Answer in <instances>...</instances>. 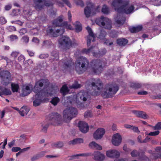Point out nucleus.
Listing matches in <instances>:
<instances>
[{
    "label": "nucleus",
    "mask_w": 161,
    "mask_h": 161,
    "mask_svg": "<svg viewBox=\"0 0 161 161\" xmlns=\"http://www.w3.org/2000/svg\"><path fill=\"white\" fill-rule=\"evenodd\" d=\"M64 145V144L63 142L59 141L52 143L51 145V147L52 148H60L63 147Z\"/></svg>",
    "instance_id": "nucleus-29"
},
{
    "label": "nucleus",
    "mask_w": 161,
    "mask_h": 161,
    "mask_svg": "<svg viewBox=\"0 0 161 161\" xmlns=\"http://www.w3.org/2000/svg\"><path fill=\"white\" fill-rule=\"evenodd\" d=\"M96 21V23L99 25L106 29H110L112 26L111 21L108 18L101 16L99 21Z\"/></svg>",
    "instance_id": "nucleus-10"
},
{
    "label": "nucleus",
    "mask_w": 161,
    "mask_h": 161,
    "mask_svg": "<svg viewBox=\"0 0 161 161\" xmlns=\"http://www.w3.org/2000/svg\"><path fill=\"white\" fill-rule=\"evenodd\" d=\"M15 140H13L11 142L8 143V145L9 147H11L14 144Z\"/></svg>",
    "instance_id": "nucleus-64"
},
{
    "label": "nucleus",
    "mask_w": 161,
    "mask_h": 161,
    "mask_svg": "<svg viewBox=\"0 0 161 161\" xmlns=\"http://www.w3.org/2000/svg\"><path fill=\"white\" fill-rule=\"evenodd\" d=\"M79 43L78 42L75 40L72 41L71 40V47H75L78 45Z\"/></svg>",
    "instance_id": "nucleus-50"
},
{
    "label": "nucleus",
    "mask_w": 161,
    "mask_h": 161,
    "mask_svg": "<svg viewBox=\"0 0 161 161\" xmlns=\"http://www.w3.org/2000/svg\"><path fill=\"white\" fill-rule=\"evenodd\" d=\"M93 159L96 161H102L104 158V155L100 152L97 151H95L93 154Z\"/></svg>",
    "instance_id": "nucleus-21"
},
{
    "label": "nucleus",
    "mask_w": 161,
    "mask_h": 161,
    "mask_svg": "<svg viewBox=\"0 0 161 161\" xmlns=\"http://www.w3.org/2000/svg\"><path fill=\"white\" fill-rule=\"evenodd\" d=\"M19 54V53L16 51L13 52L11 54V56L14 58H16Z\"/></svg>",
    "instance_id": "nucleus-57"
},
{
    "label": "nucleus",
    "mask_w": 161,
    "mask_h": 161,
    "mask_svg": "<svg viewBox=\"0 0 161 161\" xmlns=\"http://www.w3.org/2000/svg\"><path fill=\"white\" fill-rule=\"evenodd\" d=\"M81 86L80 84H79L77 81H75L72 84V85L69 86V87L70 89H78L80 88Z\"/></svg>",
    "instance_id": "nucleus-39"
},
{
    "label": "nucleus",
    "mask_w": 161,
    "mask_h": 161,
    "mask_svg": "<svg viewBox=\"0 0 161 161\" xmlns=\"http://www.w3.org/2000/svg\"><path fill=\"white\" fill-rule=\"evenodd\" d=\"M121 141L122 137L119 134H115L113 135L112 139V142L114 145L118 146L121 143Z\"/></svg>",
    "instance_id": "nucleus-18"
},
{
    "label": "nucleus",
    "mask_w": 161,
    "mask_h": 161,
    "mask_svg": "<svg viewBox=\"0 0 161 161\" xmlns=\"http://www.w3.org/2000/svg\"><path fill=\"white\" fill-rule=\"evenodd\" d=\"M32 89L31 85L23 86L22 90V94L23 96H25L30 94L32 91Z\"/></svg>",
    "instance_id": "nucleus-22"
},
{
    "label": "nucleus",
    "mask_w": 161,
    "mask_h": 161,
    "mask_svg": "<svg viewBox=\"0 0 161 161\" xmlns=\"http://www.w3.org/2000/svg\"><path fill=\"white\" fill-rule=\"evenodd\" d=\"M83 140L82 138H78L74 139L73 140L70 141L69 142V144L70 145H75L77 144H80L83 143Z\"/></svg>",
    "instance_id": "nucleus-31"
},
{
    "label": "nucleus",
    "mask_w": 161,
    "mask_h": 161,
    "mask_svg": "<svg viewBox=\"0 0 161 161\" xmlns=\"http://www.w3.org/2000/svg\"><path fill=\"white\" fill-rule=\"evenodd\" d=\"M105 132V130L102 128L98 129L94 133L93 137L96 139L102 138Z\"/></svg>",
    "instance_id": "nucleus-17"
},
{
    "label": "nucleus",
    "mask_w": 161,
    "mask_h": 161,
    "mask_svg": "<svg viewBox=\"0 0 161 161\" xmlns=\"http://www.w3.org/2000/svg\"><path fill=\"white\" fill-rule=\"evenodd\" d=\"M147 94V91H142L139 92L137 93L138 95H146Z\"/></svg>",
    "instance_id": "nucleus-62"
},
{
    "label": "nucleus",
    "mask_w": 161,
    "mask_h": 161,
    "mask_svg": "<svg viewBox=\"0 0 161 161\" xmlns=\"http://www.w3.org/2000/svg\"><path fill=\"white\" fill-rule=\"evenodd\" d=\"M103 62L99 59L92 60L91 64V68L92 71L96 74L101 72L103 69Z\"/></svg>",
    "instance_id": "nucleus-11"
},
{
    "label": "nucleus",
    "mask_w": 161,
    "mask_h": 161,
    "mask_svg": "<svg viewBox=\"0 0 161 161\" xmlns=\"http://www.w3.org/2000/svg\"><path fill=\"white\" fill-rule=\"evenodd\" d=\"M117 42V44L119 45L124 46L127 43V40L125 38L118 39Z\"/></svg>",
    "instance_id": "nucleus-36"
},
{
    "label": "nucleus",
    "mask_w": 161,
    "mask_h": 161,
    "mask_svg": "<svg viewBox=\"0 0 161 161\" xmlns=\"http://www.w3.org/2000/svg\"><path fill=\"white\" fill-rule=\"evenodd\" d=\"M47 32L49 35L53 37H56L62 35L64 32V29L63 27L58 29L53 26L49 28Z\"/></svg>",
    "instance_id": "nucleus-13"
},
{
    "label": "nucleus",
    "mask_w": 161,
    "mask_h": 161,
    "mask_svg": "<svg viewBox=\"0 0 161 161\" xmlns=\"http://www.w3.org/2000/svg\"><path fill=\"white\" fill-rule=\"evenodd\" d=\"M118 32L115 30L111 31L109 33L110 36L113 38L116 37L118 36Z\"/></svg>",
    "instance_id": "nucleus-43"
},
{
    "label": "nucleus",
    "mask_w": 161,
    "mask_h": 161,
    "mask_svg": "<svg viewBox=\"0 0 161 161\" xmlns=\"http://www.w3.org/2000/svg\"><path fill=\"white\" fill-rule=\"evenodd\" d=\"M60 65H63L65 69H67L68 68H70V66L72 64V63L71 60L69 59L68 60L67 58L62 59L59 62Z\"/></svg>",
    "instance_id": "nucleus-23"
},
{
    "label": "nucleus",
    "mask_w": 161,
    "mask_h": 161,
    "mask_svg": "<svg viewBox=\"0 0 161 161\" xmlns=\"http://www.w3.org/2000/svg\"><path fill=\"white\" fill-rule=\"evenodd\" d=\"M106 52V50L105 49H103L101 51H99L98 49L97 51L93 52L92 54L93 56L96 57H100L104 55Z\"/></svg>",
    "instance_id": "nucleus-27"
},
{
    "label": "nucleus",
    "mask_w": 161,
    "mask_h": 161,
    "mask_svg": "<svg viewBox=\"0 0 161 161\" xmlns=\"http://www.w3.org/2000/svg\"><path fill=\"white\" fill-rule=\"evenodd\" d=\"M87 97V92L81 91L79 92L76 96L73 97H64L62 99V102L65 106L68 107L71 105H76L80 103V100L86 101Z\"/></svg>",
    "instance_id": "nucleus-3"
},
{
    "label": "nucleus",
    "mask_w": 161,
    "mask_h": 161,
    "mask_svg": "<svg viewBox=\"0 0 161 161\" xmlns=\"http://www.w3.org/2000/svg\"><path fill=\"white\" fill-rule=\"evenodd\" d=\"M119 89L118 86L115 84H107L103 88L102 95L105 98L112 97L116 93Z\"/></svg>",
    "instance_id": "nucleus-5"
},
{
    "label": "nucleus",
    "mask_w": 161,
    "mask_h": 161,
    "mask_svg": "<svg viewBox=\"0 0 161 161\" xmlns=\"http://www.w3.org/2000/svg\"><path fill=\"white\" fill-rule=\"evenodd\" d=\"M89 65V60L85 57L80 56L77 59L76 62V71L79 74L82 73L87 69Z\"/></svg>",
    "instance_id": "nucleus-6"
},
{
    "label": "nucleus",
    "mask_w": 161,
    "mask_h": 161,
    "mask_svg": "<svg viewBox=\"0 0 161 161\" xmlns=\"http://www.w3.org/2000/svg\"><path fill=\"white\" fill-rule=\"evenodd\" d=\"M106 34V32L103 30H102L100 31V33L98 36V38L101 40H103L105 38Z\"/></svg>",
    "instance_id": "nucleus-41"
},
{
    "label": "nucleus",
    "mask_w": 161,
    "mask_h": 161,
    "mask_svg": "<svg viewBox=\"0 0 161 161\" xmlns=\"http://www.w3.org/2000/svg\"><path fill=\"white\" fill-rule=\"evenodd\" d=\"M89 147L93 149L101 150L102 147L99 145L97 144L94 142H91L89 145Z\"/></svg>",
    "instance_id": "nucleus-30"
},
{
    "label": "nucleus",
    "mask_w": 161,
    "mask_h": 161,
    "mask_svg": "<svg viewBox=\"0 0 161 161\" xmlns=\"http://www.w3.org/2000/svg\"><path fill=\"white\" fill-rule=\"evenodd\" d=\"M62 1L66 4L68 7H70L71 5L68 0H62Z\"/></svg>",
    "instance_id": "nucleus-63"
},
{
    "label": "nucleus",
    "mask_w": 161,
    "mask_h": 161,
    "mask_svg": "<svg viewBox=\"0 0 161 161\" xmlns=\"http://www.w3.org/2000/svg\"><path fill=\"white\" fill-rule=\"evenodd\" d=\"M29 111L28 108L26 107L23 106L22 107L19 111L20 114L22 116H24L25 115H26Z\"/></svg>",
    "instance_id": "nucleus-32"
},
{
    "label": "nucleus",
    "mask_w": 161,
    "mask_h": 161,
    "mask_svg": "<svg viewBox=\"0 0 161 161\" xmlns=\"http://www.w3.org/2000/svg\"><path fill=\"white\" fill-rule=\"evenodd\" d=\"M29 40V38L27 36H23L21 39V40L23 42L25 43V44H27L28 43Z\"/></svg>",
    "instance_id": "nucleus-45"
},
{
    "label": "nucleus",
    "mask_w": 161,
    "mask_h": 161,
    "mask_svg": "<svg viewBox=\"0 0 161 161\" xmlns=\"http://www.w3.org/2000/svg\"><path fill=\"white\" fill-rule=\"evenodd\" d=\"M74 25H75V29L76 32H79L82 30L81 25L79 22L76 21Z\"/></svg>",
    "instance_id": "nucleus-38"
},
{
    "label": "nucleus",
    "mask_w": 161,
    "mask_h": 161,
    "mask_svg": "<svg viewBox=\"0 0 161 161\" xmlns=\"http://www.w3.org/2000/svg\"><path fill=\"white\" fill-rule=\"evenodd\" d=\"M75 1L77 5H80L81 7L84 6V3L82 0H75Z\"/></svg>",
    "instance_id": "nucleus-53"
},
{
    "label": "nucleus",
    "mask_w": 161,
    "mask_h": 161,
    "mask_svg": "<svg viewBox=\"0 0 161 161\" xmlns=\"http://www.w3.org/2000/svg\"><path fill=\"white\" fill-rule=\"evenodd\" d=\"M103 86L102 81L99 79H97L95 82H92V86L94 90L93 92H94V94L96 95H99Z\"/></svg>",
    "instance_id": "nucleus-15"
},
{
    "label": "nucleus",
    "mask_w": 161,
    "mask_h": 161,
    "mask_svg": "<svg viewBox=\"0 0 161 161\" xmlns=\"http://www.w3.org/2000/svg\"><path fill=\"white\" fill-rule=\"evenodd\" d=\"M131 130H132L133 131L136 133H139L140 131L138 129V127L136 126H132Z\"/></svg>",
    "instance_id": "nucleus-60"
},
{
    "label": "nucleus",
    "mask_w": 161,
    "mask_h": 161,
    "mask_svg": "<svg viewBox=\"0 0 161 161\" xmlns=\"http://www.w3.org/2000/svg\"><path fill=\"white\" fill-rule=\"evenodd\" d=\"M27 32V30L25 28H22L20 29L19 31V33L21 35H24Z\"/></svg>",
    "instance_id": "nucleus-55"
},
{
    "label": "nucleus",
    "mask_w": 161,
    "mask_h": 161,
    "mask_svg": "<svg viewBox=\"0 0 161 161\" xmlns=\"http://www.w3.org/2000/svg\"><path fill=\"white\" fill-rule=\"evenodd\" d=\"M59 47L66 50L71 47V39L69 37L64 36L60 38L58 41Z\"/></svg>",
    "instance_id": "nucleus-12"
},
{
    "label": "nucleus",
    "mask_w": 161,
    "mask_h": 161,
    "mask_svg": "<svg viewBox=\"0 0 161 161\" xmlns=\"http://www.w3.org/2000/svg\"><path fill=\"white\" fill-rule=\"evenodd\" d=\"M142 29V26L140 25L131 28L130 29V31L132 33H136L141 31Z\"/></svg>",
    "instance_id": "nucleus-34"
},
{
    "label": "nucleus",
    "mask_w": 161,
    "mask_h": 161,
    "mask_svg": "<svg viewBox=\"0 0 161 161\" xmlns=\"http://www.w3.org/2000/svg\"><path fill=\"white\" fill-rule=\"evenodd\" d=\"M21 150V148L19 147H13L12 149V151L13 152H17Z\"/></svg>",
    "instance_id": "nucleus-59"
},
{
    "label": "nucleus",
    "mask_w": 161,
    "mask_h": 161,
    "mask_svg": "<svg viewBox=\"0 0 161 161\" xmlns=\"http://www.w3.org/2000/svg\"><path fill=\"white\" fill-rule=\"evenodd\" d=\"M0 89L3 92V95H9L11 94L12 92L10 89L6 88H3L2 86H0Z\"/></svg>",
    "instance_id": "nucleus-35"
},
{
    "label": "nucleus",
    "mask_w": 161,
    "mask_h": 161,
    "mask_svg": "<svg viewBox=\"0 0 161 161\" xmlns=\"http://www.w3.org/2000/svg\"><path fill=\"white\" fill-rule=\"evenodd\" d=\"M10 40L11 41H14L15 40L17 39L18 37L16 35H11L10 36Z\"/></svg>",
    "instance_id": "nucleus-61"
},
{
    "label": "nucleus",
    "mask_w": 161,
    "mask_h": 161,
    "mask_svg": "<svg viewBox=\"0 0 161 161\" xmlns=\"http://www.w3.org/2000/svg\"><path fill=\"white\" fill-rule=\"evenodd\" d=\"M78 126L80 131L83 133H86L89 130V127L87 124L83 121H80L79 122Z\"/></svg>",
    "instance_id": "nucleus-19"
},
{
    "label": "nucleus",
    "mask_w": 161,
    "mask_h": 161,
    "mask_svg": "<svg viewBox=\"0 0 161 161\" xmlns=\"http://www.w3.org/2000/svg\"><path fill=\"white\" fill-rule=\"evenodd\" d=\"M102 12L105 14H108L110 13L109 8L106 5H104L102 9Z\"/></svg>",
    "instance_id": "nucleus-40"
},
{
    "label": "nucleus",
    "mask_w": 161,
    "mask_h": 161,
    "mask_svg": "<svg viewBox=\"0 0 161 161\" xmlns=\"http://www.w3.org/2000/svg\"><path fill=\"white\" fill-rule=\"evenodd\" d=\"M49 85L48 80L46 79H42L37 81L34 88V92L36 94L35 96V100L33 101V104L36 107L41 103L42 99L45 96L46 92H44L42 87L44 86V87H47Z\"/></svg>",
    "instance_id": "nucleus-1"
},
{
    "label": "nucleus",
    "mask_w": 161,
    "mask_h": 161,
    "mask_svg": "<svg viewBox=\"0 0 161 161\" xmlns=\"http://www.w3.org/2000/svg\"><path fill=\"white\" fill-rule=\"evenodd\" d=\"M153 128L154 130H161V122H158L155 126L153 127Z\"/></svg>",
    "instance_id": "nucleus-46"
},
{
    "label": "nucleus",
    "mask_w": 161,
    "mask_h": 161,
    "mask_svg": "<svg viewBox=\"0 0 161 161\" xmlns=\"http://www.w3.org/2000/svg\"><path fill=\"white\" fill-rule=\"evenodd\" d=\"M69 92V89L67 86L65 85H64L61 88L60 92L62 95L64 96L67 94Z\"/></svg>",
    "instance_id": "nucleus-33"
},
{
    "label": "nucleus",
    "mask_w": 161,
    "mask_h": 161,
    "mask_svg": "<svg viewBox=\"0 0 161 161\" xmlns=\"http://www.w3.org/2000/svg\"><path fill=\"white\" fill-rule=\"evenodd\" d=\"M160 133L159 130H157L155 131L150 132L148 135L151 136H156L158 135Z\"/></svg>",
    "instance_id": "nucleus-51"
},
{
    "label": "nucleus",
    "mask_w": 161,
    "mask_h": 161,
    "mask_svg": "<svg viewBox=\"0 0 161 161\" xmlns=\"http://www.w3.org/2000/svg\"><path fill=\"white\" fill-rule=\"evenodd\" d=\"M84 116L86 118L91 117L92 116V114L91 111H88L85 113Z\"/></svg>",
    "instance_id": "nucleus-49"
},
{
    "label": "nucleus",
    "mask_w": 161,
    "mask_h": 161,
    "mask_svg": "<svg viewBox=\"0 0 161 161\" xmlns=\"http://www.w3.org/2000/svg\"><path fill=\"white\" fill-rule=\"evenodd\" d=\"M47 119L49 121V123L42 125V128L41 131L44 133L47 132V129L49 124L54 125H58L60 124L62 121L61 116L59 114L55 112H53L49 114Z\"/></svg>",
    "instance_id": "nucleus-4"
},
{
    "label": "nucleus",
    "mask_w": 161,
    "mask_h": 161,
    "mask_svg": "<svg viewBox=\"0 0 161 161\" xmlns=\"http://www.w3.org/2000/svg\"><path fill=\"white\" fill-rule=\"evenodd\" d=\"M115 22L119 26L123 25L125 21V17L123 16V14H117V16L115 18Z\"/></svg>",
    "instance_id": "nucleus-20"
},
{
    "label": "nucleus",
    "mask_w": 161,
    "mask_h": 161,
    "mask_svg": "<svg viewBox=\"0 0 161 161\" xmlns=\"http://www.w3.org/2000/svg\"><path fill=\"white\" fill-rule=\"evenodd\" d=\"M131 156L132 157H136L139 155V153L136 150H134L131 153Z\"/></svg>",
    "instance_id": "nucleus-48"
},
{
    "label": "nucleus",
    "mask_w": 161,
    "mask_h": 161,
    "mask_svg": "<svg viewBox=\"0 0 161 161\" xmlns=\"http://www.w3.org/2000/svg\"><path fill=\"white\" fill-rule=\"evenodd\" d=\"M119 153L115 150H112L106 152L107 156L111 158H118L119 156Z\"/></svg>",
    "instance_id": "nucleus-24"
},
{
    "label": "nucleus",
    "mask_w": 161,
    "mask_h": 161,
    "mask_svg": "<svg viewBox=\"0 0 161 161\" xmlns=\"http://www.w3.org/2000/svg\"><path fill=\"white\" fill-rule=\"evenodd\" d=\"M98 50V48L95 46H92L91 47L88 49L84 48L82 50V52L84 53H85L86 54H88L91 52H92V53L94 51H97Z\"/></svg>",
    "instance_id": "nucleus-28"
},
{
    "label": "nucleus",
    "mask_w": 161,
    "mask_h": 161,
    "mask_svg": "<svg viewBox=\"0 0 161 161\" xmlns=\"http://www.w3.org/2000/svg\"><path fill=\"white\" fill-rule=\"evenodd\" d=\"M132 112L137 117L139 118L146 119L148 116L146 113L143 111L134 110Z\"/></svg>",
    "instance_id": "nucleus-26"
},
{
    "label": "nucleus",
    "mask_w": 161,
    "mask_h": 161,
    "mask_svg": "<svg viewBox=\"0 0 161 161\" xmlns=\"http://www.w3.org/2000/svg\"><path fill=\"white\" fill-rule=\"evenodd\" d=\"M59 99L58 97H55L52 98L51 101V103L54 105H57V103L59 102Z\"/></svg>",
    "instance_id": "nucleus-42"
},
{
    "label": "nucleus",
    "mask_w": 161,
    "mask_h": 161,
    "mask_svg": "<svg viewBox=\"0 0 161 161\" xmlns=\"http://www.w3.org/2000/svg\"><path fill=\"white\" fill-rule=\"evenodd\" d=\"M63 19L60 17H59L55 19L53 22V25L54 26H61L63 27L64 25H67V22H64L62 23Z\"/></svg>",
    "instance_id": "nucleus-25"
},
{
    "label": "nucleus",
    "mask_w": 161,
    "mask_h": 161,
    "mask_svg": "<svg viewBox=\"0 0 161 161\" xmlns=\"http://www.w3.org/2000/svg\"><path fill=\"white\" fill-rule=\"evenodd\" d=\"M34 7L37 11L42 10L45 6L49 7L53 5L52 3L49 1L46 0H33Z\"/></svg>",
    "instance_id": "nucleus-7"
},
{
    "label": "nucleus",
    "mask_w": 161,
    "mask_h": 161,
    "mask_svg": "<svg viewBox=\"0 0 161 161\" xmlns=\"http://www.w3.org/2000/svg\"><path fill=\"white\" fill-rule=\"evenodd\" d=\"M19 88V85L14 83H11V88L13 92H18Z\"/></svg>",
    "instance_id": "nucleus-37"
},
{
    "label": "nucleus",
    "mask_w": 161,
    "mask_h": 161,
    "mask_svg": "<svg viewBox=\"0 0 161 161\" xmlns=\"http://www.w3.org/2000/svg\"><path fill=\"white\" fill-rule=\"evenodd\" d=\"M89 35L87 36V43L88 46L90 45L91 41L92 39V42H94L95 41V36L91 28L89 26H87L86 28Z\"/></svg>",
    "instance_id": "nucleus-16"
},
{
    "label": "nucleus",
    "mask_w": 161,
    "mask_h": 161,
    "mask_svg": "<svg viewBox=\"0 0 161 161\" xmlns=\"http://www.w3.org/2000/svg\"><path fill=\"white\" fill-rule=\"evenodd\" d=\"M91 155V153H81L77 154L75 156H84V157H87L90 156Z\"/></svg>",
    "instance_id": "nucleus-54"
},
{
    "label": "nucleus",
    "mask_w": 161,
    "mask_h": 161,
    "mask_svg": "<svg viewBox=\"0 0 161 161\" xmlns=\"http://www.w3.org/2000/svg\"><path fill=\"white\" fill-rule=\"evenodd\" d=\"M52 56L55 58L56 59H58V52L57 50H53L51 53Z\"/></svg>",
    "instance_id": "nucleus-44"
},
{
    "label": "nucleus",
    "mask_w": 161,
    "mask_h": 161,
    "mask_svg": "<svg viewBox=\"0 0 161 161\" xmlns=\"http://www.w3.org/2000/svg\"><path fill=\"white\" fill-rule=\"evenodd\" d=\"M77 114V110L76 108L72 107H67L63 112L64 119L67 121L70 120Z\"/></svg>",
    "instance_id": "nucleus-8"
},
{
    "label": "nucleus",
    "mask_w": 161,
    "mask_h": 161,
    "mask_svg": "<svg viewBox=\"0 0 161 161\" xmlns=\"http://www.w3.org/2000/svg\"><path fill=\"white\" fill-rule=\"evenodd\" d=\"M130 86L134 88H139L141 87V85L138 83H132L130 84Z\"/></svg>",
    "instance_id": "nucleus-47"
},
{
    "label": "nucleus",
    "mask_w": 161,
    "mask_h": 161,
    "mask_svg": "<svg viewBox=\"0 0 161 161\" xmlns=\"http://www.w3.org/2000/svg\"><path fill=\"white\" fill-rule=\"evenodd\" d=\"M25 59L24 56L23 55H20L18 58V60L20 62H23Z\"/></svg>",
    "instance_id": "nucleus-56"
},
{
    "label": "nucleus",
    "mask_w": 161,
    "mask_h": 161,
    "mask_svg": "<svg viewBox=\"0 0 161 161\" xmlns=\"http://www.w3.org/2000/svg\"><path fill=\"white\" fill-rule=\"evenodd\" d=\"M96 10L94 8L92 3L88 2L87 3V6L84 9V13L87 18L91 16H93L96 14Z\"/></svg>",
    "instance_id": "nucleus-14"
},
{
    "label": "nucleus",
    "mask_w": 161,
    "mask_h": 161,
    "mask_svg": "<svg viewBox=\"0 0 161 161\" xmlns=\"http://www.w3.org/2000/svg\"><path fill=\"white\" fill-rule=\"evenodd\" d=\"M0 77L1 79V83L3 85H8L12 80L11 74L8 70L1 71L0 72Z\"/></svg>",
    "instance_id": "nucleus-9"
},
{
    "label": "nucleus",
    "mask_w": 161,
    "mask_h": 161,
    "mask_svg": "<svg viewBox=\"0 0 161 161\" xmlns=\"http://www.w3.org/2000/svg\"><path fill=\"white\" fill-rule=\"evenodd\" d=\"M48 57V54L47 53L41 54L39 56L40 58L42 59L45 58H47Z\"/></svg>",
    "instance_id": "nucleus-58"
},
{
    "label": "nucleus",
    "mask_w": 161,
    "mask_h": 161,
    "mask_svg": "<svg viewBox=\"0 0 161 161\" xmlns=\"http://www.w3.org/2000/svg\"><path fill=\"white\" fill-rule=\"evenodd\" d=\"M113 0L112 5L115 10L119 13H124L129 14L133 12L134 7L133 5H129L130 0Z\"/></svg>",
    "instance_id": "nucleus-2"
},
{
    "label": "nucleus",
    "mask_w": 161,
    "mask_h": 161,
    "mask_svg": "<svg viewBox=\"0 0 161 161\" xmlns=\"http://www.w3.org/2000/svg\"><path fill=\"white\" fill-rule=\"evenodd\" d=\"M41 156L40 154H36L33 156L31 158V161H34L35 160H37L39 158H41Z\"/></svg>",
    "instance_id": "nucleus-52"
}]
</instances>
